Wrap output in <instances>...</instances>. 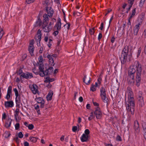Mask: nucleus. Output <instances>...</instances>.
I'll use <instances>...</instances> for the list:
<instances>
[{
  "instance_id": "nucleus-49",
  "label": "nucleus",
  "mask_w": 146,
  "mask_h": 146,
  "mask_svg": "<svg viewBox=\"0 0 146 146\" xmlns=\"http://www.w3.org/2000/svg\"><path fill=\"white\" fill-rule=\"evenodd\" d=\"M113 15H112V16H111V17L110 19V20L109 21V26H108V28H109V26H110V24H111V23L113 19Z\"/></svg>"
},
{
  "instance_id": "nucleus-25",
  "label": "nucleus",
  "mask_w": 146,
  "mask_h": 146,
  "mask_svg": "<svg viewBox=\"0 0 146 146\" xmlns=\"http://www.w3.org/2000/svg\"><path fill=\"white\" fill-rule=\"evenodd\" d=\"M19 110H16L15 111V120L17 121L19 119L18 115L19 114Z\"/></svg>"
},
{
  "instance_id": "nucleus-2",
  "label": "nucleus",
  "mask_w": 146,
  "mask_h": 146,
  "mask_svg": "<svg viewBox=\"0 0 146 146\" xmlns=\"http://www.w3.org/2000/svg\"><path fill=\"white\" fill-rule=\"evenodd\" d=\"M127 94L128 95V100L127 102H126V110H131V109H133L135 107V104L134 101V99L133 92L130 90V88H128L127 91L126 92L125 97Z\"/></svg>"
},
{
  "instance_id": "nucleus-40",
  "label": "nucleus",
  "mask_w": 146,
  "mask_h": 146,
  "mask_svg": "<svg viewBox=\"0 0 146 146\" xmlns=\"http://www.w3.org/2000/svg\"><path fill=\"white\" fill-rule=\"evenodd\" d=\"M53 25H54V23L53 22H50L49 23V24L48 26V28H49L51 30Z\"/></svg>"
},
{
  "instance_id": "nucleus-27",
  "label": "nucleus",
  "mask_w": 146,
  "mask_h": 146,
  "mask_svg": "<svg viewBox=\"0 0 146 146\" xmlns=\"http://www.w3.org/2000/svg\"><path fill=\"white\" fill-rule=\"evenodd\" d=\"M136 13L135 8L133 9L132 11L131 14L130 15L129 17L130 19H131L132 17L135 16Z\"/></svg>"
},
{
  "instance_id": "nucleus-51",
  "label": "nucleus",
  "mask_w": 146,
  "mask_h": 146,
  "mask_svg": "<svg viewBox=\"0 0 146 146\" xmlns=\"http://www.w3.org/2000/svg\"><path fill=\"white\" fill-rule=\"evenodd\" d=\"M77 127L76 126H73L72 128V130L73 131L75 132L77 130Z\"/></svg>"
},
{
  "instance_id": "nucleus-15",
  "label": "nucleus",
  "mask_w": 146,
  "mask_h": 146,
  "mask_svg": "<svg viewBox=\"0 0 146 146\" xmlns=\"http://www.w3.org/2000/svg\"><path fill=\"white\" fill-rule=\"evenodd\" d=\"M5 105L7 108L9 109L13 106L14 104L12 101H7L5 102Z\"/></svg>"
},
{
  "instance_id": "nucleus-13",
  "label": "nucleus",
  "mask_w": 146,
  "mask_h": 146,
  "mask_svg": "<svg viewBox=\"0 0 146 146\" xmlns=\"http://www.w3.org/2000/svg\"><path fill=\"white\" fill-rule=\"evenodd\" d=\"M61 19L59 17L54 27L56 28L57 30L58 31H60L61 29Z\"/></svg>"
},
{
  "instance_id": "nucleus-14",
  "label": "nucleus",
  "mask_w": 146,
  "mask_h": 146,
  "mask_svg": "<svg viewBox=\"0 0 146 146\" xmlns=\"http://www.w3.org/2000/svg\"><path fill=\"white\" fill-rule=\"evenodd\" d=\"M134 128L135 133H138L139 131V123L137 121H135L134 123Z\"/></svg>"
},
{
  "instance_id": "nucleus-10",
  "label": "nucleus",
  "mask_w": 146,
  "mask_h": 146,
  "mask_svg": "<svg viewBox=\"0 0 146 146\" xmlns=\"http://www.w3.org/2000/svg\"><path fill=\"white\" fill-rule=\"evenodd\" d=\"M46 12L47 13V14L48 15L50 18L52 17L54 12L52 9L50 7H46Z\"/></svg>"
},
{
  "instance_id": "nucleus-24",
  "label": "nucleus",
  "mask_w": 146,
  "mask_h": 146,
  "mask_svg": "<svg viewBox=\"0 0 146 146\" xmlns=\"http://www.w3.org/2000/svg\"><path fill=\"white\" fill-rule=\"evenodd\" d=\"M90 78L89 77L87 78L86 76H84V78L83 81L86 84L88 85L90 84Z\"/></svg>"
},
{
  "instance_id": "nucleus-20",
  "label": "nucleus",
  "mask_w": 146,
  "mask_h": 146,
  "mask_svg": "<svg viewBox=\"0 0 146 146\" xmlns=\"http://www.w3.org/2000/svg\"><path fill=\"white\" fill-rule=\"evenodd\" d=\"M138 101L137 104L140 107H143L144 105V102L143 98H141L140 99H137Z\"/></svg>"
},
{
  "instance_id": "nucleus-4",
  "label": "nucleus",
  "mask_w": 146,
  "mask_h": 146,
  "mask_svg": "<svg viewBox=\"0 0 146 146\" xmlns=\"http://www.w3.org/2000/svg\"><path fill=\"white\" fill-rule=\"evenodd\" d=\"M100 96L102 100L105 103H107L108 101L107 97L106 90L105 88L102 87L100 89Z\"/></svg>"
},
{
  "instance_id": "nucleus-41",
  "label": "nucleus",
  "mask_w": 146,
  "mask_h": 146,
  "mask_svg": "<svg viewBox=\"0 0 146 146\" xmlns=\"http://www.w3.org/2000/svg\"><path fill=\"white\" fill-rule=\"evenodd\" d=\"M34 126L32 124H29L28 125V128L30 130H32L33 129Z\"/></svg>"
},
{
  "instance_id": "nucleus-16",
  "label": "nucleus",
  "mask_w": 146,
  "mask_h": 146,
  "mask_svg": "<svg viewBox=\"0 0 146 146\" xmlns=\"http://www.w3.org/2000/svg\"><path fill=\"white\" fill-rule=\"evenodd\" d=\"M47 24L46 23H44L42 26V28L43 31L46 33H48L50 32L51 29L48 28V27L47 26Z\"/></svg>"
},
{
  "instance_id": "nucleus-47",
  "label": "nucleus",
  "mask_w": 146,
  "mask_h": 146,
  "mask_svg": "<svg viewBox=\"0 0 146 146\" xmlns=\"http://www.w3.org/2000/svg\"><path fill=\"white\" fill-rule=\"evenodd\" d=\"M18 135L19 138H21L23 137V135L21 132H20L18 133Z\"/></svg>"
},
{
  "instance_id": "nucleus-9",
  "label": "nucleus",
  "mask_w": 146,
  "mask_h": 146,
  "mask_svg": "<svg viewBox=\"0 0 146 146\" xmlns=\"http://www.w3.org/2000/svg\"><path fill=\"white\" fill-rule=\"evenodd\" d=\"M29 86L30 89L34 94L38 93V87L36 85L33 84V85H29Z\"/></svg>"
},
{
  "instance_id": "nucleus-19",
  "label": "nucleus",
  "mask_w": 146,
  "mask_h": 146,
  "mask_svg": "<svg viewBox=\"0 0 146 146\" xmlns=\"http://www.w3.org/2000/svg\"><path fill=\"white\" fill-rule=\"evenodd\" d=\"M48 15L46 14H45L43 15V23H46V24H48V21L49 20Z\"/></svg>"
},
{
  "instance_id": "nucleus-38",
  "label": "nucleus",
  "mask_w": 146,
  "mask_h": 146,
  "mask_svg": "<svg viewBox=\"0 0 146 146\" xmlns=\"http://www.w3.org/2000/svg\"><path fill=\"white\" fill-rule=\"evenodd\" d=\"M4 34V32L2 29L0 28V39L2 38L3 35Z\"/></svg>"
},
{
  "instance_id": "nucleus-8",
  "label": "nucleus",
  "mask_w": 146,
  "mask_h": 146,
  "mask_svg": "<svg viewBox=\"0 0 146 146\" xmlns=\"http://www.w3.org/2000/svg\"><path fill=\"white\" fill-rule=\"evenodd\" d=\"M14 91L15 93V95L16 96L15 99V102L16 104V107H17V110L19 108V98L18 97V90L16 88H14Z\"/></svg>"
},
{
  "instance_id": "nucleus-22",
  "label": "nucleus",
  "mask_w": 146,
  "mask_h": 146,
  "mask_svg": "<svg viewBox=\"0 0 146 146\" xmlns=\"http://www.w3.org/2000/svg\"><path fill=\"white\" fill-rule=\"evenodd\" d=\"M53 56L52 55H48L47 56V58L49 59V64L52 65L54 63V60L52 58Z\"/></svg>"
},
{
  "instance_id": "nucleus-45",
  "label": "nucleus",
  "mask_w": 146,
  "mask_h": 146,
  "mask_svg": "<svg viewBox=\"0 0 146 146\" xmlns=\"http://www.w3.org/2000/svg\"><path fill=\"white\" fill-rule=\"evenodd\" d=\"M93 104L94 106L96 107V109H97V110H98V109L99 108V105L98 103H97L96 102H93Z\"/></svg>"
},
{
  "instance_id": "nucleus-57",
  "label": "nucleus",
  "mask_w": 146,
  "mask_h": 146,
  "mask_svg": "<svg viewBox=\"0 0 146 146\" xmlns=\"http://www.w3.org/2000/svg\"><path fill=\"white\" fill-rule=\"evenodd\" d=\"M127 112L129 113H131L132 115L134 114V110H127Z\"/></svg>"
},
{
  "instance_id": "nucleus-54",
  "label": "nucleus",
  "mask_w": 146,
  "mask_h": 146,
  "mask_svg": "<svg viewBox=\"0 0 146 146\" xmlns=\"http://www.w3.org/2000/svg\"><path fill=\"white\" fill-rule=\"evenodd\" d=\"M11 94L7 93L6 96L5 97V98L7 99V100H8L10 98V95Z\"/></svg>"
},
{
  "instance_id": "nucleus-32",
  "label": "nucleus",
  "mask_w": 146,
  "mask_h": 146,
  "mask_svg": "<svg viewBox=\"0 0 146 146\" xmlns=\"http://www.w3.org/2000/svg\"><path fill=\"white\" fill-rule=\"evenodd\" d=\"M36 24L37 25L40 26L42 25V23L41 22V20L38 19V20L36 22Z\"/></svg>"
},
{
  "instance_id": "nucleus-53",
  "label": "nucleus",
  "mask_w": 146,
  "mask_h": 146,
  "mask_svg": "<svg viewBox=\"0 0 146 146\" xmlns=\"http://www.w3.org/2000/svg\"><path fill=\"white\" fill-rule=\"evenodd\" d=\"M58 31L57 30L56 31H54V32L52 34L54 36H56L58 33Z\"/></svg>"
},
{
  "instance_id": "nucleus-37",
  "label": "nucleus",
  "mask_w": 146,
  "mask_h": 146,
  "mask_svg": "<svg viewBox=\"0 0 146 146\" xmlns=\"http://www.w3.org/2000/svg\"><path fill=\"white\" fill-rule=\"evenodd\" d=\"M94 28L90 29L89 30V33L91 35H92L94 34Z\"/></svg>"
},
{
  "instance_id": "nucleus-6",
  "label": "nucleus",
  "mask_w": 146,
  "mask_h": 146,
  "mask_svg": "<svg viewBox=\"0 0 146 146\" xmlns=\"http://www.w3.org/2000/svg\"><path fill=\"white\" fill-rule=\"evenodd\" d=\"M90 133L89 130L88 129H85L84 133H83L80 137L82 142H84L87 141L89 137L88 135Z\"/></svg>"
},
{
  "instance_id": "nucleus-58",
  "label": "nucleus",
  "mask_w": 146,
  "mask_h": 146,
  "mask_svg": "<svg viewBox=\"0 0 146 146\" xmlns=\"http://www.w3.org/2000/svg\"><path fill=\"white\" fill-rule=\"evenodd\" d=\"M33 77V74L31 73L28 72V78H31Z\"/></svg>"
},
{
  "instance_id": "nucleus-62",
  "label": "nucleus",
  "mask_w": 146,
  "mask_h": 146,
  "mask_svg": "<svg viewBox=\"0 0 146 146\" xmlns=\"http://www.w3.org/2000/svg\"><path fill=\"white\" fill-rule=\"evenodd\" d=\"M80 14V13H79L76 12V11L74 12V13H73V15L74 16H75L76 15L78 16Z\"/></svg>"
},
{
  "instance_id": "nucleus-43",
  "label": "nucleus",
  "mask_w": 146,
  "mask_h": 146,
  "mask_svg": "<svg viewBox=\"0 0 146 146\" xmlns=\"http://www.w3.org/2000/svg\"><path fill=\"white\" fill-rule=\"evenodd\" d=\"M134 0H129L128 1V5L132 6Z\"/></svg>"
},
{
  "instance_id": "nucleus-48",
  "label": "nucleus",
  "mask_w": 146,
  "mask_h": 146,
  "mask_svg": "<svg viewBox=\"0 0 146 146\" xmlns=\"http://www.w3.org/2000/svg\"><path fill=\"white\" fill-rule=\"evenodd\" d=\"M116 140L117 141H121V138L119 135H118L116 137Z\"/></svg>"
},
{
  "instance_id": "nucleus-26",
  "label": "nucleus",
  "mask_w": 146,
  "mask_h": 146,
  "mask_svg": "<svg viewBox=\"0 0 146 146\" xmlns=\"http://www.w3.org/2000/svg\"><path fill=\"white\" fill-rule=\"evenodd\" d=\"M12 121V120L10 119H9L6 121L5 126L6 127L8 128L10 126L11 123Z\"/></svg>"
},
{
  "instance_id": "nucleus-21",
  "label": "nucleus",
  "mask_w": 146,
  "mask_h": 146,
  "mask_svg": "<svg viewBox=\"0 0 146 146\" xmlns=\"http://www.w3.org/2000/svg\"><path fill=\"white\" fill-rule=\"evenodd\" d=\"M54 68L52 67L51 66L49 67V68L47 69L45 71L46 75H47L50 74L52 72Z\"/></svg>"
},
{
  "instance_id": "nucleus-52",
  "label": "nucleus",
  "mask_w": 146,
  "mask_h": 146,
  "mask_svg": "<svg viewBox=\"0 0 146 146\" xmlns=\"http://www.w3.org/2000/svg\"><path fill=\"white\" fill-rule=\"evenodd\" d=\"M102 37V34L101 33H99L98 36V39L100 40Z\"/></svg>"
},
{
  "instance_id": "nucleus-34",
  "label": "nucleus",
  "mask_w": 146,
  "mask_h": 146,
  "mask_svg": "<svg viewBox=\"0 0 146 146\" xmlns=\"http://www.w3.org/2000/svg\"><path fill=\"white\" fill-rule=\"evenodd\" d=\"M142 126L143 131L146 130V122H143L142 123Z\"/></svg>"
},
{
  "instance_id": "nucleus-7",
  "label": "nucleus",
  "mask_w": 146,
  "mask_h": 146,
  "mask_svg": "<svg viewBox=\"0 0 146 146\" xmlns=\"http://www.w3.org/2000/svg\"><path fill=\"white\" fill-rule=\"evenodd\" d=\"M41 31L40 30L38 29L37 31V34L35 37V39L38 46L40 45V42L41 40Z\"/></svg>"
},
{
  "instance_id": "nucleus-33",
  "label": "nucleus",
  "mask_w": 146,
  "mask_h": 146,
  "mask_svg": "<svg viewBox=\"0 0 146 146\" xmlns=\"http://www.w3.org/2000/svg\"><path fill=\"white\" fill-rule=\"evenodd\" d=\"M142 92L141 91H139L138 93L137 99H140L141 98H143L142 96Z\"/></svg>"
},
{
  "instance_id": "nucleus-50",
  "label": "nucleus",
  "mask_w": 146,
  "mask_h": 146,
  "mask_svg": "<svg viewBox=\"0 0 146 146\" xmlns=\"http://www.w3.org/2000/svg\"><path fill=\"white\" fill-rule=\"evenodd\" d=\"M19 123H17L15 125V129L16 130H17L19 129Z\"/></svg>"
},
{
  "instance_id": "nucleus-18",
  "label": "nucleus",
  "mask_w": 146,
  "mask_h": 146,
  "mask_svg": "<svg viewBox=\"0 0 146 146\" xmlns=\"http://www.w3.org/2000/svg\"><path fill=\"white\" fill-rule=\"evenodd\" d=\"M94 114L98 119H100L101 117L102 112L100 110H95Z\"/></svg>"
},
{
  "instance_id": "nucleus-5",
  "label": "nucleus",
  "mask_w": 146,
  "mask_h": 146,
  "mask_svg": "<svg viewBox=\"0 0 146 146\" xmlns=\"http://www.w3.org/2000/svg\"><path fill=\"white\" fill-rule=\"evenodd\" d=\"M34 41L33 39H32L30 41L29 48H28V50L29 53L31 56H34V51L35 47L34 46Z\"/></svg>"
},
{
  "instance_id": "nucleus-1",
  "label": "nucleus",
  "mask_w": 146,
  "mask_h": 146,
  "mask_svg": "<svg viewBox=\"0 0 146 146\" xmlns=\"http://www.w3.org/2000/svg\"><path fill=\"white\" fill-rule=\"evenodd\" d=\"M142 71L141 65L138 61H135L130 66L127 77V82L129 84L133 85L135 82L134 74L136 73V84L139 86L141 81Z\"/></svg>"
},
{
  "instance_id": "nucleus-17",
  "label": "nucleus",
  "mask_w": 146,
  "mask_h": 146,
  "mask_svg": "<svg viewBox=\"0 0 146 146\" xmlns=\"http://www.w3.org/2000/svg\"><path fill=\"white\" fill-rule=\"evenodd\" d=\"M102 80V77L100 76L98 78L97 81L95 82L94 85L96 87L99 88L101 84Z\"/></svg>"
},
{
  "instance_id": "nucleus-30",
  "label": "nucleus",
  "mask_w": 146,
  "mask_h": 146,
  "mask_svg": "<svg viewBox=\"0 0 146 146\" xmlns=\"http://www.w3.org/2000/svg\"><path fill=\"white\" fill-rule=\"evenodd\" d=\"M10 135V133L9 132L5 131L3 134V136L5 138H7Z\"/></svg>"
},
{
  "instance_id": "nucleus-29",
  "label": "nucleus",
  "mask_w": 146,
  "mask_h": 146,
  "mask_svg": "<svg viewBox=\"0 0 146 146\" xmlns=\"http://www.w3.org/2000/svg\"><path fill=\"white\" fill-rule=\"evenodd\" d=\"M39 69L40 72L44 71V66L43 64H40V65L39 67Z\"/></svg>"
},
{
  "instance_id": "nucleus-3",
  "label": "nucleus",
  "mask_w": 146,
  "mask_h": 146,
  "mask_svg": "<svg viewBox=\"0 0 146 146\" xmlns=\"http://www.w3.org/2000/svg\"><path fill=\"white\" fill-rule=\"evenodd\" d=\"M128 46H125L123 50L120 58L122 64H124L126 62L128 56Z\"/></svg>"
},
{
  "instance_id": "nucleus-56",
  "label": "nucleus",
  "mask_w": 146,
  "mask_h": 146,
  "mask_svg": "<svg viewBox=\"0 0 146 146\" xmlns=\"http://www.w3.org/2000/svg\"><path fill=\"white\" fill-rule=\"evenodd\" d=\"M50 78L47 77L46 78L44 82H49Z\"/></svg>"
},
{
  "instance_id": "nucleus-39",
  "label": "nucleus",
  "mask_w": 146,
  "mask_h": 146,
  "mask_svg": "<svg viewBox=\"0 0 146 146\" xmlns=\"http://www.w3.org/2000/svg\"><path fill=\"white\" fill-rule=\"evenodd\" d=\"M38 60L40 64H42V62L43 61V58L42 56H40L38 58Z\"/></svg>"
},
{
  "instance_id": "nucleus-63",
  "label": "nucleus",
  "mask_w": 146,
  "mask_h": 146,
  "mask_svg": "<svg viewBox=\"0 0 146 146\" xmlns=\"http://www.w3.org/2000/svg\"><path fill=\"white\" fill-rule=\"evenodd\" d=\"M92 115V113L90 115V116L88 117V119L89 120H91L94 117Z\"/></svg>"
},
{
  "instance_id": "nucleus-42",
  "label": "nucleus",
  "mask_w": 146,
  "mask_h": 146,
  "mask_svg": "<svg viewBox=\"0 0 146 146\" xmlns=\"http://www.w3.org/2000/svg\"><path fill=\"white\" fill-rule=\"evenodd\" d=\"M21 78H25L26 79L27 78V74L25 73H23L21 76Z\"/></svg>"
},
{
  "instance_id": "nucleus-35",
  "label": "nucleus",
  "mask_w": 146,
  "mask_h": 146,
  "mask_svg": "<svg viewBox=\"0 0 146 146\" xmlns=\"http://www.w3.org/2000/svg\"><path fill=\"white\" fill-rule=\"evenodd\" d=\"M143 17L141 16H139L138 18V20L139 21V23H140V25H141V22L143 19Z\"/></svg>"
},
{
  "instance_id": "nucleus-11",
  "label": "nucleus",
  "mask_w": 146,
  "mask_h": 146,
  "mask_svg": "<svg viewBox=\"0 0 146 146\" xmlns=\"http://www.w3.org/2000/svg\"><path fill=\"white\" fill-rule=\"evenodd\" d=\"M35 99L38 103L40 104V106L41 108H42L44 106V101L43 99L41 97L37 98V97Z\"/></svg>"
},
{
  "instance_id": "nucleus-44",
  "label": "nucleus",
  "mask_w": 146,
  "mask_h": 146,
  "mask_svg": "<svg viewBox=\"0 0 146 146\" xmlns=\"http://www.w3.org/2000/svg\"><path fill=\"white\" fill-rule=\"evenodd\" d=\"M12 90V87L11 86H9V87L7 91V93H9V94H11V92Z\"/></svg>"
},
{
  "instance_id": "nucleus-31",
  "label": "nucleus",
  "mask_w": 146,
  "mask_h": 146,
  "mask_svg": "<svg viewBox=\"0 0 146 146\" xmlns=\"http://www.w3.org/2000/svg\"><path fill=\"white\" fill-rule=\"evenodd\" d=\"M96 87L94 84H92L90 87V90L92 92L95 91L96 90Z\"/></svg>"
},
{
  "instance_id": "nucleus-28",
  "label": "nucleus",
  "mask_w": 146,
  "mask_h": 146,
  "mask_svg": "<svg viewBox=\"0 0 146 146\" xmlns=\"http://www.w3.org/2000/svg\"><path fill=\"white\" fill-rule=\"evenodd\" d=\"M37 139V138L35 137H30L29 138L30 141L34 143L36 141Z\"/></svg>"
},
{
  "instance_id": "nucleus-55",
  "label": "nucleus",
  "mask_w": 146,
  "mask_h": 146,
  "mask_svg": "<svg viewBox=\"0 0 146 146\" xmlns=\"http://www.w3.org/2000/svg\"><path fill=\"white\" fill-rule=\"evenodd\" d=\"M141 49L140 48H139L137 54V57H138L140 55V54L141 52Z\"/></svg>"
},
{
  "instance_id": "nucleus-59",
  "label": "nucleus",
  "mask_w": 146,
  "mask_h": 146,
  "mask_svg": "<svg viewBox=\"0 0 146 146\" xmlns=\"http://www.w3.org/2000/svg\"><path fill=\"white\" fill-rule=\"evenodd\" d=\"M131 19H130L129 17V18L128 19V23H127V25H128V27H129V25L130 26L131 25V22H130V20Z\"/></svg>"
},
{
  "instance_id": "nucleus-12",
  "label": "nucleus",
  "mask_w": 146,
  "mask_h": 146,
  "mask_svg": "<svg viewBox=\"0 0 146 146\" xmlns=\"http://www.w3.org/2000/svg\"><path fill=\"white\" fill-rule=\"evenodd\" d=\"M140 23H138L136 24L133 28V33L135 35H137L140 29Z\"/></svg>"
},
{
  "instance_id": "nucleus-60",
  "label": "nucleus",
  "mask_w": 146,
  "mask_h": 146,
  "mask_svg": "<svg viewBox=\"0 0 146 146\" xmlns=\"http://www.w3.org/2000/svg\"><path fill=\"white\" fill-rule=\"evenodd\" d=\"M6 117V113H3L2 115V119L3 120V119H5Z\"/></svg>"
},
{
  "instance_id": "nucleus-36",
  "label": "nucleus",
  "mask_w": 146,
  "mask_h": 146,
  "mask_svg": "<svg viewBox=\"0 0 146 146\" xmlns=\"http://www.w3.org/2000/svg\"><path fill=\"white\" fill-rule=\"evenodd\" d=\"M145 1V0H141L139 4V6L140 7H142Z\"/></svg>"
},
{
  "instance_id": "nucleus-64",
  "label": "nucleus",
  "mask_w": 146,
  "mask_h": 146,
  "mask_svg": "<svg viewBox=\"0 0 146 146\" xmlns=\"http://www.w3.org/2000/svg\"><path fill=\"white\" fill-rule=\"evenodd\" d=\"M104 23H102L100 25V29L101 30H102L103 28Z\"/></svg>"
},
{
  "instance_id": "nucleus-46",
  "label": "nucleus",
  "mask_w": 146,
  "mask_h": 146,
  "mask_svg": "<svg viewBox=\"0 0 146 146\" xmlns=\"http://www.w3.org/2000/svg\"><path fill=\"white\" fill-rule=\"evenodd\" d=\"M41 77H43L45 75H46V74L45 73V71H41L39 73Z\"/></svg>"
},
{
  "instance_id": "nucleus-61",
  "label": "nucleus",
  "mask_w": 146,
  "mask_h": 146,
  "mask_svg": "<svg viewBox=\"0 0 146 146\" xmlns=\"http://www.w3.org/2000/svg\"><path fill=\"white\" fill-rule=\"evenodd\" d=\"M129 7L128 8H127V10L126 11V12L127 13H128V11L130 10L131 7H132V6H131L129 5H128Z\"/></svg>"
},
{
  "instance_id": "nucleus-23",
  "label": "nucleus",
  "mask_w": 146,
  "mask_h": 146,
  "mask_svg": "<svg viewBox=\"0 0 146 146\" xmlns=\"http://www.w3.org/2000/svg\"><path fill=\"white\" fill-rule=\"evenodd\" d=\"M53 94L52 91H50L49 92L46 96V99L47 101H48L51 100Z\"/></svg>"
}]
</instances>
